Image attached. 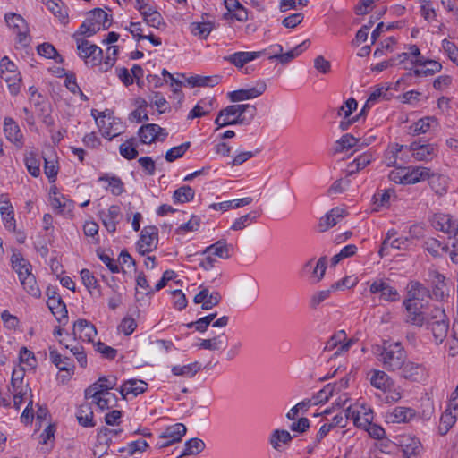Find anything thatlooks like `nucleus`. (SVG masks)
<instances>
[{"label": "nucleus", "mask_w": 458, "mask_h": 458, "mask_svg": "<svg viewBox=\"0 0 458 458\" xmlns=\"http://www.w3.org/2000/svg\"><path fill=\"white\" fill-rule=\"evenodd\" d=\"M428 327L431 329L436 342L441 343L447 335L449 323L445 310L441 308H434L427 322Z\"/></svg>", "instance_id": "nucleus-2"}, {"label": "nucleus", "mask_w": 458, "mask_h": 458, "mask_svg": "<svg viewBox=\"0 0 458 458\" xmlns=\"http://www.w3.org/2000/svg\"><path fill=\"white\" fill-rule=\"evenodd\" d=\"M430 297L429 290L420 282L411 281L408 284V298L406 300H411V302H418L417 301H423Z\"/></svg>", "instance_id": "nucleus-29"}, {"label": "nucleus", "mask_w": 458, "mask_h": 458, "mask_svg": "<svg viewBox=\"0 0 458 458\" xmlns=\"http://www.w3.org/2000/svg\"><path fill=\"white\" fill-rule=\"evenodd\" d=\"M430 169L422 166L406 168V184H415L430 178Z\"/></svg>", "instance_id": "nucleus-30"}, {"label": "nucleus", "mask_w": 458, "mask_h": 458, "mask_svg": "<svg viewBox=\"0 0 458 458\" xmlns=\"http://www.w3.org/2000/svg\"><path fill=\"white\" fill-rule=\"evenodd\" d=\"M108 17V14L104 10L96 8L89 13L88 19L96 26V28H98V31H99L101 26L104 30H107L109 28L110 23L106 24L109 21Z\"/></svg>", "instance_id": "nucleus-36"}, {"label": "nucleus", "mask_w": 458, "mask_h": 458, "mask_svg": "<svg viewBox=\"0 0 458 458\" xmlns=\"http://www.w3.org/2000/svg\"><path fill=\"white\" fill-rule=\"evenodd\" d=\"M99 181L107 182L111 188V192L115 196L121 195L124 191L123 183L119 177L104 175L99 178Z\"/></svg>", "instance_id": "nucleus-51"}, {"label": "nucleus", "mask_w": 458, "mask_h": 458, "mask_svg": "<svg viewBox=\"0 0 458 458\" xmlns=\"http://www.w3.org/2000/svg\"><path fill=\"white\" fill-rule=\"evenodd\" d=\"M360 141V139L355 138L350 133H346L335 141L334 146V153H341L344 150H348L352 147L357 146Z\"/></svg>", "instance_id": "nucleus-37"}, {"label": "nucleus", "mask_w": 458, "mask_h": 458, "mask_svg": "<svg viewBox=\"0 0 458 458\" xmlns=\"http://www.w3.org/2000/svg\"><path fill=\"white\" fill-rule=\"evenodd\" d=\"M233 246L228 244L225 240H219L210 246L207 247L203 254H211L214 257L227 259L232 256Z\"/></svg>", "instance_id": "nucleus-26"}, {"label": "nucleus", "mask_w": 458, "mask_h": 458, "mask_svg": "<svg viewBox=\"0 0 458 458\" xmlns=\"http://www.w3.org/2000/svg\"><path fill=\"white\" fill-rule=\"evenodd\" d=\"M76 42L79 55L85 59L86 64H89V61L88 59L91 58L92 65H96L102 56V49L84 38H77Z\"/></svg>", "instance_id": "nucleus-7"}, {"label": "nucleus", "mask_w": 458, "mask_h": 458, "mask_svg": "<svg viewBox=\"0 0 458 458\" xmlns=\"http://www.w3.org/2000/svg\"><path fill=\"white\" fill-rule=\"evenodd\" d=\"M265 51H257V52H236L230 55L225 56L224 60L231 63L235 67L241 69L243 66L255 60L256 58L261 56Z\"/></svg>", "instance_id": "nucleus-19"}, {"label": "nucleus", "mask_w": 458, "mask_h": 458, "mask_svg": "<svg viewBox=\"0 0 458 458\" xmlns=\"http://www.w3.org/2000/svg\"><path fill=\"white\" fill-rule=\"evenodd\" d=\"M49 356L51 361L62 371H72L73 366H71L70 359L62 357L55 350H50Z\"/></svg>", "instance_id": "nucleus-45"}, {"label": "nucleus", "mask_w": 458, "mask_h": 458, "mask_svg": "<svg viewBox=\"0 0 458 458\" xmlns=\"http://www.w3.org/2000/svg\"><path fill=\"white\" fill-rule=\"evenodd\" d=\"M205 449V443L199 438H191L185 443L182 456L198 454Z\"/></svg>", "instance_id": "nucleus-46"}, {"label": "nucleus", "mask_w": 458, "mask_h": 458, "mask_svg": "<svg viewBox=\"0 0 458 458\" xmlns=\"http://www.w3.org/2000/svg\"><path fill=\"white\" fill-rule=\"evenodd\" d=\"M136 327V321L131 317H125L118 326V330L123 332L125 335H130Z\"/></svg>", "instance_id": "nucleus-64"}, {"label": "nucleus", "mask_w": 458, "mask_h": 458, "mask_svg": "<svg viewBox=\"0 0 458 458\" xmlns=\"http://www.w3.org/2000/svg\"><path fill=\"white\" fill-rule=\"evenodd\" d=\"M25 376L24 369L21 367L16 368L13 370L11 386L13 391H21L23 389L22 383Z\"/></svg>", "instance_id": "nucleus-57"}, {"label": "nucleus", "mask_w": 458, "mask_h": 458, "mask_svg": "<svg viewBox=\"0 0 458 458\" xmlns=\"http://www.w3.org/2000/svg\"><path fill=\"white\" fill-rule=\"evenodd\" d=\"M259 216V214L257 211H251L249 214L242 216L233 222L231 229L233 231H241L254 222Z\"/></svg>", "instance_id": "nucleus-44"}, {"label": "nucleus", "mask_w": 458, "mask_h": 458, "mask_svg": "<svg viewBox=\"0 0 458 458\" xmlns=\"http://www.w3.org/2000/svg\"><path fill=\"white\" fill-rule=\"evenodd\" d=\"M195 192L193 189L188 185L178 188L174 192V202L185 203L191 200L194 198Z\"/></svg>", "instance_id": "nucleus-48"}, {"label": "nucleus", "mask_w": 458, "mask_h": 458, "mask_svg": "<svg viewBox=\"0 0 458 458\" xmlns=\"http://www.w3.org/2000/svg\"><path fill=\"white\" fill-rule=\"evenodd\" d=\"M98 32V28L87 18L81 25L79 30L73 34V38H81V36L90 37Z\"/></svg>", "instance_id": "nucleus-56"}, {"label": "nucleus", "mask_w": 458, "mask_h": 458, "mask_svg": "<svg viewBox=\"0 0 458 458\" xmlns=\"http://www.w3.org/2000/svg\"><path fill=\"white\" fill-rule=\"evenodd\" d=\"M401 376L408 380L420 382L427 377V369L423 364L405 360L402 367Z\"/></svg>", "instance_id": "nucleus-10"}, {"label": "nucleus", "mask_w": 458, "mask_h": 458, "mask_svg": "<svg viewBox=\"0 0 458 458\" xmlns=\"http://www.w3.org/2000/svg\"><path fill=\"white\" fill-rule=\"evenodd\" d=\"M403 148L404 147L403 145L397 143L393 144L392 146L389 147L385 155V159L387 166H394L399 168L400 165L397 163L398 159H400L403 162L407 161L403 154L399 156Z\"/></svg>", "instance_id": "nucleus-34"}, {"label": "nucleus", "mask_w": 458, "mask_h": 458, "mask_svg": "<svg viewBox=\"0 0 458 458\" xmlns=\"http://www.w3.org/2000/svg\"><path fill=\"white\" fill-rule=\"evenodd\" d=\"M246 112H251V116H255L257 108L255 106H251L250 104H240L228 106L222 109L215 120V123L217 125L216 130L222 128V123L224 120H232L233 116L236 117L238 114L241 115Z\"/></svg>", "instance_id": "nucleus-6"}, {"label": "nucleus", "mask_w": 458, "mask_h": 458, "mask_svg": "<svg viewBox=\"0 0 458 458\" xmlns=\"http://www.w3.org/2000/svg\"><path fill=\"white\" fill-rule=\"evenodd\" d=\"M416 416L412 408L398 406L387 412L386 419L391 423L408 422Z\"/></svg>", "instance_id": "nucleus-23"}, {"label": "nucleus", "mask_w": 458, "mask_h": 458, "mask_svg": "<svg viewBox=\"0 0 458 458\" xmlns=\"http://www.w3.org/2000/svg\"><path fill=\"white\" fill-rule=\"evenodd\" d=\"M191 146L190 142H184L177 147L170 148L165 154V160L167 162H174V160L182 157Z\"/></svg>", "instance_id": "nucleus-52"}, {"label": "nucleus", "mask_w": 458, "mask_h": 458, "mask_svg": "<svg viewBox=\"0 0 458 458\" xmlns=\"http://www.w3.org/2000/svg\"><path fill=\"white\" fill-rule=\"evenodd\" d=\"M310 46V41L309 39L304 40L298 46H296L293 49L283 53V47L281 45H276V47L278 48V53L274 54L273 55L269 56V59H276L281 64H287L290 61H292L293 58L301 55L304 50H306Z\"/></svg>", "instance_id": "nucleus-18"}, {"label": "nucleus", "mask_w": 458, "mask_h": 458, "mask_svg": "<svg viewBox=\"0 0 458 458\" xmlns=\"http://www.w3.org/2000/svg\"><path fill=\"white\" fill-rule=\"evenodd\" d=\"M293 437L287 430L276 429L270 436V444L274 449L279 451L281 444H289Z\"/></svg>", "instance_id": "nucleus-38"}, {"label": "nucleus", "mask_w": 458, "mask_h": 458, "mask_svg": "<svg viewBox=\"0 0 458 458\" xmlns=\"http://www.w3.org/2000/svg\"><path fill=\"white\" fill-rule=\"evenodd\" d=\"M100 216L106 229L109 233H114L116 231V225L119 223V218L121 216L120 207L117 205H112L109 207L107 211H101Z\"/></svg>", "instance_id": "nucleus-20"}, {"label": "nucleus", "mask_w": 458, "mask_h": 458, "mask_svg": "<svg viewBox=\"0 0 458 458\" xmlns=\"http://www.w3.org/2000/svg\"><path fill=\"white\" fill-rule=\"evenodd\" d=\"M442 47L444 51L447 54L450 60H452L454 63L458 64V48L450 40L444 39L442 41Z\"/></svg>", "instance_id": "nucleus-63"}, {"label": "nucleus", "mask_w": 458, "mask_h": 458, "mask_svg": "<svg viewBox=\"0 0 458 458\" xmlns=\"http://www.w3.org/2000/svg\"><path fill=\"white\" fill-rule=\"evenodd\" d=\"M158 229L154 226H146L140 233V238L137 242V249L140 254L145 255L155 250L158 242Z\"/></svg>", "instance_id": "nucleus-5"}, {"label": "nucleus", "mask_w": 458, "mask_h": 458, "mask_svg": "<svg viewBox=\"0 0 458 458\" xmlns=\"http://www.w3.org/2000/svg\"><path fill=\"white\" fill-rule=\"evenodd\" d=\"M224 335L215 336L210 339H204L199 344V348L210 351H216L220 348V345L225 344L221 337Z\"/></svg>", "instance_id": "nucleus-60"}, {"label": "nucleus", "mask_w": 458, "mask_h": 458, "mask_svg": "<svg viewBox=\"0 0 458 458\" xmlns=\"http://www.w3.org/2000/svg\"><path fill=\"white\" fill-rule=\"evenodd\" d=\"M81 277L83 284L86 286L90 295L95 298L101 296L99 284L93 274L87 268L81 271Z\"/></svg>", "instance_id": "nucleus-32"}, {"label": "nucleus", "mask_w": 458, "mask_h": 458, "mask_svg": "<svg viewBox=\"0 0 458 458\" xmlns=\"http://www.w3.org/2000/svg\"><path fill=\"white\" fill-rule=\"evenodd\" d=\"M345 339V332L344 330H341L335 335H333L330 339L326 343V345L324 347V351L326 352H331L337 348L335 352L334 353L335 356L340 355L343 352H347L350 347L353 344V340L350 339L346 343L342 344V342Z\"/></svg>", "instance_id": "nucleus-12"}, {"label": "nucleus", "mask_w": 458, "mask_h": 458, "mask_svg": "<svg viewBox=\"0 0 458 458\" xmlns=\"http://www.w3.org/2000/svg\"><path fill=\"white\" fill-rule=\"evenodd\" d=\"M38 55L46 58L54 59L55 63L62 64L63 57L59 55L55 47L50 43H43L37 48Z\"/></svg>", "instance_id": "nucleus-42"}, {"label": "nucleus", "mask_w": 458, "mask_h": 458, "mask_svg": "<svg viewBox=\"0 0 458 458\" xmlns=\"http://www.w3.org/2000/svg\"><path fill=\"white\" fill-rule=\"evenodd\" d=\"M20 281L24 290L31 296L38 298L41 295L40 289L37 284L36 278L31 272L21 271Z\"/></svg>", "instance_id": "nucleus-27"}, {"label": "nucleus", "mask_w": 458, "mask_h": 458, "mask_svg": "<svg viewBox=\"0 0 458 458\" xmlns=\"http://www.w3.org/2000/svg\"><path fill=\"white\" fill-rule=\"evenodd\" d=\"M346 281H347V278H344L342 280H339V281L334 283L330 286V288H328L327 290L318 291V292H316L315 293H313L312 296L310 297V307L312 309H316L320 303H322L323 301H325L326 300H327L330 297L332 292L345 286Z\"/></svg>", "instance_id": "nucleus-25"}, {"label": "nucleus", "mask_w": 458, "mask_h": 458, "mask_svg": "<svg viewBox=\"0 0 458 458\" xmlns=\"http://www.w3.org/2000/svg\"><path fill=\"white\" fill-rule=\"evenodd\" d=\"M457 415L458 413H456L455 411L451 408V402L449 401L446 410L440 418L438 429L441 435H445L454 426L456 421Z\"/></svg>", "instance_id": "nucleus-33"}, {"label": "nucleus", "mask_w": 458, "mask_h": 458, "mask_svg": "<svg viewBox=\"0 0 458 458\" xmlns=\"http://www.w3.org/2000/svg\"><path fill=\"white\" fill-rule=\"evenodd\" d=\"M0 214L4 226L9 231H15L16 222L14 219V212L12 205L0 206Z\"/></svg>", "instance_id": "nucleus-43"}, {"label": "nucleus", "mask_w": 458, "mask_h": 458, "mask_svg": "<svg viewBox=\"0 0 458 458\" xmlns=\"http://www.w3.org/2000/svg\"><path fill=\"white\" fill-rule=\"evenodd\" d=\"M409 152L412 153L415 159L419 161L428 160L435 156V147L432 144H421L420 142H412L406 147Z\"/></svg>", "instance_id": "nucleus-24"}, {"label": "nucleus", "mask_w": 458, "mask_h": 458, "mask_svg": "<svg viewBox=\"0 0 458 458\" xmlns=\"http://www.w3.org/2000/svg\"><path fill=\"white\" fill-rule=\"evenodd\" d=\"M327 257H321L317 261V264L312 272L313 278H315V283H318L324 277L327 269Z\"/></svg>", "instance_id": "nucleus-61"}, {"label": "nucleus", "mask_w": 458, "mask_h": 458, "mask_svg": "<svg viewBox=\"0 0 458 458\" xmlns=\"http://www.w3.org/2000/svg\"><path fill=\"white\" fill-rule=\"evenodd\" d=\"M76 418L80 425L86 428H92L95 426L93 420V411L90 403H83L80 406Z\"/></svg>", "instance_id": "nucleus-35"}, {"label": "nucleus", "mask_w": 458, "mask_h": 458, "mask_svg": "<svg viewBox=\"0 0 458 458\" xmlns=\"http://www.w3.org/2000/svg\"><path fill=\"white\" fill-rule=\"evenodd\" d=\"M138 134L143 144H150L156 140L163 141L168 135L164 128L155 123L142 125L140 128Z\"/></svg>", "instance_id": "nucleus-8"}, {"label": "nucleus", "mask_w": 458, "mask_h": 458, "mask_svg": "<svg viewBox=\"0 0 458 458\" xmlns=\"http://www.w3.org/2000/svg\"><path fill=\"white\" fill-rule=\"evenodd\" d=\"M53 294H48L47 304L56 319L62 322L63 319H67L68 318L66 305L58 293L53 292Z\"/></svg>", "instance_id": "nucleus-21"}, {"label": "nucleus", "mask_w": 458, "mask_h": 458, "mask_svg": "<svg viewBox=\"0 0 458 458\" xmlns=\"http://www.w3.org/2000/svg\"><path fill=\"white\" fill-rule=\"evenodd\" d=\"M403 305L407 310L406 322L417 326L422 327L427 324L429 314H425L421 310L423 305L420 302H411V300H405Z\"/></svg>", "instance_id": "nucleus-9"}, {"label": "nucleus", "mask_w": 458, "mask_h": 458, "mask_svg": "<svg viewBox=\"0 0 458 458\" xmlns=\"http://www.w3.org/2000/svg\"><path fill=\"white\" fill-rule=\"evenodd\" d=\"M56 0H47L45 1L46 5L48 9L54 13V15L57 16L62 22L65 23L68 14L66 11H63L60 5L58 4Z\"/></svg>", "instance_id": "nucleus-62"}, {"label": "nucleus", "mask_w": 458, "mask_h": 458, "mask_svg": "<svg viewBox=\"0 0 458 458\" xmlns=\"http://www.w3.org/2000/svg\"><path fill=\"white\" fill-rule=\"evenodd\" d=\"M148 384L142 380L131 379L123 384L120 394L125 398L129 394L138 395L147 390Z\"/></svg>", "instance_id": "nucleus-31"}, {"label": "nucleus", "mask_w": 458, "mask_h": 458, "mask_svg": "<svg viewBox=\"0 0 458 458\" xmlns=\"http://www.w3.org/2000/svg\"><path fill=\"white\" fill-rule=\"evenodd\" d=\"M190 28L191 32L200 38H207L213 29L210 22H192Z\"/></svg>", "instance_id": "nucleus-49"}, {"label": "nucleus", "mask_w": 458, "mask_h": 458, "mask_svg": "<svg viewBox=\"0 0 458 458\" xmlns=\"http://www.w3.org/2000/svg\"><path fill=\"white\" fill-rule=\"evenodd\" d=\"M370 383L371 385L384 392H386L394 386L392 378L383 370H371Z\"/></svg>", "instance_id": "nucleus-28"}, {"label": "nucleus", "mask_w": 458, "mask_h": 458, "mask_svg": "<svg viewBox=\"0 0 458 458\" xmlns=\"http://www.w3.org/2000/svg\"><path fill=\"white\" fill-rule=\"evenodd\" d=\"M347 216L344 208L336 207L332 208L328 213L319 219L318 228L319 232H326L334 227L340 219Z\"/></svg>", "instance_id": "nucleus-13"}, {"label": "nucleus", "mask_w": 458, "mask_h": 458, "mask_svg": "<svg viewBox=\"0 0 458 458\" xmlns=\"http://www.w3.org/2000/svg\"><path fill=\"white\" fill-rule=\"evenodd\" d=\"M201 369V366L199 362H193L191 364L184 365V366H174L172 368V372L174 376H182L186 377H194L199 370Z\"/></svg>", "instance_id": "nucleus-40"}, {"label": "nucleus", "mask_w": 458, "mask_h": 458, "mask_svg": "<svg viewBox=\"0 0 458 458\" xmlns=\"http://www.w3.org/2000/svg\"><path fill=\"white\" fill-rule=\"evenodd\" d=\"M118 55V47L116 46H110L106 49V56L103 64H100V71L107 72L114 66Z\"/></svg>", "instance_id": "nucleus-53"}, {"label": "nucleus", "mask_w": 458, "mask_h": 458, "mask_svg": "<svg viewBox=\"0 0 458 458\" xmlns=\"http://www.w3.org/2000/svg\"><path fill=\"white\" fill-rule=\"evenodd\" d=\"M5 21L10 29L17 34V40L20 44L26 47L30 43L29 26L26 21L16 13L5 14Z\"/></svg>", "instance_id": "nucleus-4"}, {"label": "nucleus", "mask_w": 458, "mask_h": 458, "mask_svg": "<svg viewBox=\"0 0 458 458\" xmlns=\"http://www.w3.org/2000/svg\"><path fill=\"white\" fill-rule=\"evenodd\" d=\"M105 383L100 382L99 378L98 381L90 385L88 388L85 390V398L86 399H93L96 397H98L100 395H104V393H106L107 390H105Z\"/></svg>", "instance_id": "nucleus-55"}, {"label": "nucleus", "mask_w": 458, "mask_h": 458, "mask_svg": "<svg viewBox=\"0 0 458 458\" xmlns=\"http://www.w3.org/2000/svg\"><path fill=\"white\" fill-rule=\"evenodd\" d=\"M369 291L371 293H380V298L386 301H395L399 299L397 290L383 280L373 282Z\"/></svg>", "instance_id": "nucleus-14"}, {"label": "nucleus", "mask_w": 458, "mask_h": 458, "mask_svg": "<svg viewBox=\"0 0 458 458\" xmlns=\"http://www.w3.org/2000/svg\"><path fill=\"white\" fill-rule=\"evenodd\" d=\"M214 99H202L199 104H197L194 108L189 113L188 119H194L197 117H202L207 114L210 113L212 110Z\"/></svg>", "instance_id": "nucleus-39"}, {"label": "nucleus", "mask_w": 458, "mask_h": 458, "mask_svg": "<svg viewBox=\"0 0 458 458\" xmlns=\"http://www.w3.org/2000/svg\"><path fill=\"white\" fill-rule=\"evenodd\" d=\"M424 248L433 256H438L440 251L446 252L448 247L443 244L439 240L429 238L424 242Z\"/></svg>", "instance_id": "nucleus-50"}, {"label": "nucleus", "mask_w": 458, "mask_h": 458, "mask_svg": "<svg viewBox=\"0 0 458 458\" xmlns=\"http://www.w3.org/2000/svg\"><path fill=\"white\" fill-rule=\"evenodd\" d=\"M72 334L75 337L89 343L93 341L94 336L97 335V329L87 319H79L73 325Z\"/></svg>", "instance_id": "nucleus-16"}, {"label": "nucleus", "mask_w": 458, "mask_h": 458, "mask_svg": "<svg viewBox=\"0 0 458 458\" xmlns=\"http://www.w3.org/2000/svg\"><path fill=\"white\" fill-rule=\"evenodd\" d=\"M200 292L195 295L193 301L196 304L202 303V309L205 310H211L213 307L219 304L221 295L218 292L214 291L209 293L207 287L200 286Z\"/></svg>", "instance_id": "nucleus-15"}, {"label": "nucleus", "mask_w": 458, "mask_h": 458, "mask_svg": "<svg viewBox=\"0 0 458 458\" xmlns=\"http://www.w3.org/2000/svg\"><path fill=\"white\" fill-rule=\"evenodd\" d=\"M266 89V83L264 81H259L255 87L248 89L232 91L228 94V97L232 102H240L261 96L265 92Z\"/></svg>", "instance_id": "nucleus-11"}, {"label": "nucleus", "mask_w": 458, "mask_h": 458, "mask_svg": "<svg viewBox=\"0 0 458 458\" xmlns=\"http://www.w3.org/2000/svg\"><path fill=\"white\" fill-rule=\"evenodd\" d=\"M4 131L7 140L14 143L18 148H21L23 146L22 133L13 119L10 117L4 119Z\"/></svg>", "instance_id": "nucleus-22"}, {"label": "nucleus", "mask_w": 458, "mask_h": 458, "mask_svg": "<svg viewBox=\"0 0 458 458\" xmlns=\"http://www.w3.org/2000/svg\"><path fill=\"white\" fill-rule=\"evenodd\" d=\"M25 165L28 172L33 176L38 177L40 174V159L34 152H30L25 155Z\"/></svg>", "instance_id": "nucleus-41"}, {"label": "nucleus", "mask_w": 458, "mask_h": 458, "mask_svg": "<svg viewBox=\"0 0 458 458\" xmlns=\"http://www.w3.org/2000/svg\"><path fill=\"white\" fill-rule=\"evenodd\" d=\"M408 440L410 443L403 444L404 455L407 458H417L422 448L421 444L415 438H411Z\"/></svg>", "instance_id": "nucleus-54"}, {"label": "nucleus", "mask_w": 458, "mask_h": 458, "mask_svg": "<svg viewBox=\"0 0 458 458\" xmlns=\"http://www.w3.org/2000/svg\"><path fill=\"white\" fill-rule=\"evenodd\" d=\"M120 154L126 159L131 160L134 159L138 156V151L136 149L135 139L131 138L127 140L124 143L121 144L119 147Z\"/></svg>", "instance_id": "nucleus-47"}, {"label": "nucleus", "mask_w": 458, "mask_h": 458, "mask_svg": "<svg viewBox=\"0 0 458 458\" xmlns=\"http://www.w3.org/2000/svg\"><path fill=\"white\" fill-rule=\"evenodd\" d=\"M432 122H436V120L432 117H425L414 123L411 129L415 134L425 133L428 131Z\"/></svg>", "instance_id": "nucleus-59"}, {"label": "nucleus", "mask_w": 458, "mask_h": 458, "mask_svg": "<svg viewBox=\"0 0 458 458\" xmlns=\"http://www.w3.org/2000/svg\"><path fill=\"white\" fill-rule=\"evenodd\" d=\"M1 78L7 83L12 95H17L20 90L21 77L16 65L7 57L1 59Z\"/></svg>", "instance_id": "nucleus-3"}, {"label": "nucleus", "mask_w": 458, "mask_h": 458, "mask_svg": "<svg viewBox=\"0 0 458 458\" xmlns=\"http://www.w3.org/2000/svg\"><path fill=\"white\" fill-rule=\"evenodd\" d=\"M378 359L386 370L396 371L403 366L407 354L400 342H384Z\"/></svg>", "instance_id": "nucleus-1"}, {"label": "nucleus", "mask_w": 458, "mask_h": 458, "mask_svg": "<svg viewBox=\"0 0 458 458\" xmlns=\"http://www.w3.org/2000/svg\"><path fill=\"white\" fill-rule=\"evenodd\" d=\"M358 106V103L357 101L352 98H350L349 99H347L343 106H341L338 109V112H337V114L339 116H344V118H348L352 113L356 110Z\"/></svg>", "instance_id": "nucleus-58"}, {"label": "nucleus", "mask_w": 458, "mask_h": 458, "mask_svg": "<svg viewBox=\"0 0 458 458\" xmlns=\"http://www.w3.org/2000/svg\"><path fill=\"white\" fill-rule=\"evenodd\" d=\"M186 431V427L182 423H176L168 427L160 436L161 438L167 439V441L160 444L159 447L165 448L173 445L174 443L180 442L182 437L185 435Z\"/></svg>", "instance_id": "nucleus-17"}]
</instances>
